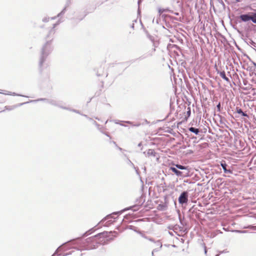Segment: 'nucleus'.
Wrapping results in <instances>:
<instances>
[{
    "label": "nucleus",
    "instance_id": "obj_1",
    "mask_svg": "<svg viewBox=\"0 0 256 256\" xmlns=\"http://www.w3.org/2000/svg\"><path fill=\"white\" fill-rule=\"evenodd\" d=\"M114 234V237L116 236L118 233L116 231L107 232L104 231L100 232L94 236L90 237L84 240H82L80 238L73 239L68 242V243H72L73 244H77L79 246V248L73 247L78 250H90L96 249L98 248V246L101 244L102 240H100L101 236L107 238L108 240H112L113 238H110V234Z\"/></svg>",
    "mask_w": 256,
    "mask_h": 256
},
{
    "label": "nucleus",
    "instance_id": "obj_2",
    "mask_svg": "<svg viewBox=\"0 0 256 256\" xmlns=\"http://www.w3.org/2000/svg\"><path fill=\"white\" fill-rule=\"evenodd\" d=\"M58 24L57 23L53 24V27L49 30L48 34L46 36V42L42 48L38 62V66L40 71H42L43 67L44 66V62L47 57L53 50L52 41L56 32L54 28Z\"/></svg>",
    "mask_w": 256,
    "mask_h": 256
},
{
    "label": "nucleus",
    "instance_id": "obj_3",
    "mask_svg": "<svg viewBox=\"0 0 256 256\" xmlns=\"http://www.w3.org/2000/svg\"><path fill=\"white\" fill-rule=\"evenodd\" d=\"M139 200H140V202H137L134 206L126 208L120 211L114 212L108 215L103 220H102V222H103L106 220H108L110 218H116L114 216L116 215L117 216H118V215L120 214L122 212L128 210H132L133 212H136V211L138 210L140 208V206H141L142 205V204L144 202V198L142 197H140Z\"/></svg>",
    "mask_w": 256,
    "mask_h": 256
},
{
    "label": "nucleus",
    "instance_id": "obj_4",
    "mask_svg": "<svg viewBox=\"0 0 256 256\" xmlns=\"http://www.w3.org/2000/svg\"><path fill=\"white\" fill-rule=\"evenodd\" d=\"M170 4L172 9L178 12L182 8V0H170Z\"/></svg>",
    "mask_w": 256,
    "mask_h": 256
},
{
    "label": "nucleus",
    "instance_id": "obj_5",
    "mask_svg": "<svg viewBox=\"0 0 256 256\" xmlns=\"http://www.w3.org/2000/svg\"><path fill=\"white\" fill-rule=\"evenodd\" d=\"M170 170H171L172 172H174L176 176L178 177H186L188 176V172H181V170H178L176 167L174 166H170Z\"/></svg>",
    "mask_w": 256,
    "mask_h": 256
},
{
    "label": "nucleus",
    "instance_id": "obj_6",
    "mask_svg": "<svg viewBox=\"0 0 256 256\" xmlns=\"http://www.w3.org/2000/svg\"><path fill=\"white\" fill-rule=\"evenodd\" d=\"M188 191L182 192L178 198V201L180 204L183 205L186 204L188 202Z\"/></svg>",
    "mask_w": 256,
    "mask_h": 256
},
{
    "label": "nucleus",
    "instance_id": "obj_7",
    "mask_svg": "<svg viewBox=\"0 0 256 256\" xmlns=\"http://www.w3.org/2000/svg\"><path fill=\"white\" fill-rule=\"evenodd\" d=\"M48 104L56 106H58L64 110H68V108L62 106V102L61 101H57L55 100L50 99Z\"/></svg>",
    "mask_w": 256,
    "mask_h": 256
},
{
    "label": "nucleus",
    "instance_id": "obj_8",
    "mask_svg": "<svg viewBox=\"0 0 256 256\" xmlns=\"http://www.w3.org/2000/svg\"><path fill=\"white\" fill-rule=\"evenodd\" d=\"M239 18L240 19V22H247L250 20V13L245 14H240L239 16Z\"/></svg>",
    "mask_w": 256,
    "mask_h": 256
},
{
    "label": "nucleus",
    "instance_id": "obj_9",
    "mask_svg": "<svg viewBox=\"0 0 256 256\" xmlns=\"http://www.w3.org/2000/svg\"><path fill=\"white\" fill-rule=\"evenodd\" d=\"M175 167H176L178 170L181 172H189L188 168V166L180 164H173Z\"/></svg>",
    "mask_w": 256,
    "mask_h": 256
},
{
    "label": "nucleus",
    "instance_id": "obj_10",
    "mask_svg": "<svg viewBox=\"0 0 256 256\" xmlns=\"http://www.w3.org/2000/svg\"><path fill=\"white\" fill-rule=\"evenodd\" d=\"M144 237L148 240L150 241L154 242L156 244V246L158 247V248H156L157 249L160 250L162 247V243L160 240H158L156 242H155L154 240L152 238H148L146 236H144Z\"/></svg>",
    "mask_w": 256,
    "mask_h": 256
},
{
    "label": "nucleus",
    "instance_id": "obj_11",
    "mask_svg": "<svg viewBox=\"0 0 256 256\" xmlns=\"http://www.w3.org/2000/svg\"><path fill=\"white\" fill-rule=\"evenodd\" d=\"M220 166L222 167L224 173H226V174H232V171L231 170H228L226 168L228 165L225 162H222L220 163Z\"/></svg>",
    "mask_w": 256,
    "mask_h": 256
},
{
    "label": "nucleus",
    "instance_id": "obj_12",
    "mask_svg": "<svg viewBox=\"0 0 256 256\" xmlns=\"http://www.w3.org/2000/svg\"><path fill=\"white\" fill-rule=\"evenodd\" d=\"M68 242H65L64 244H63L62 246H60L55 251V252H54V254L52 256H54L56 255H57V256H62V254H58V252L59 251H60L62 250H63L64 248V247L66 246V244H68Z\"/></svg>",
    "mask_w": 256,
    "mask_h": 256
},
{
    "label": "nucleus",
    "instance_id": "obj_13",
    "mask_svg": "<svg viewBox=\"0 0 256 256\" xmlns=\"http://www.w3.org/2000/svg\"><path fill=\"white\" fill-rule=\"evenodd\" d=\"M218 74H220L221 78L226 81L230 83V80L226 76V72L224 70L223 71H218Z\"/></svg>",
    "mask_w": 256,
    "mask_h": 256
},
{
    "label": "nucleus",
    "instance_id": "obj_14",
    "mask_svg": "<svg viewBox=\"0 0 256 256\" xmlns=\"http://www.w3.org/2000/svg\"><path fill=\"white\" fill-rule=\"evenodd\" d=\"M29 102H22V103H20V104H18L16 105H14V106H6V110H12L18 106H22L24 104H28V103Z\"/></svg>",
    "mask_w": 256,
    "mask_h": 256
},
{
    "label": "nucleus",
    "instance_id": "obj_15",
    "mask_svg": "<svg viewBox=\"0 0 256 256\" xmlns=\"http://www.w3.org/2000/svg\"><path fill=\"white\" fill-rule=\"evenodd\" d=\"M236 112L238 114H241L242 116L247 117V118L248 117V116L246 113V112H244L242 111V110L240 108L238 107H236Z\"/></svg>",
    "mask_w": 256,
    "mask_h": 256
},
{
    "label": "nucleus",
    "instance_id": "obj_16",
    "mask_svg": "<svg viewBox=\"0 0 256 256\" xmlns=\"http://www.w3.org/2000/svg\"><path fill=\"white\" fill-rule=\"evenodd\" d=\"M146 156H152L155 157L156 156V152L152 149H148L146 152Z\"/></svg>",
    "mask_w": 256,
    "mask_h": 256
},
{
    "label": "nucleus",
    "instance_id": "obj_17",
    "mask_svg": "<svg viewBox=\"0 0 256 256\" xmlns=\"http://www.w3.org/2000/svg\"><path fill=\"white\" fill-rule=\"evenodd\" d=\"M188 130L190 132H193L196 134H198L200 132L199 129L194 127H190L188 128Z\"/></svg>",
    "mask_w": 256,
    "mask_h": 256
},
{
    "label": "nucleus",
    "instance_id": "obj_18",
    "mask_svg": "<svg viewBox=\"0 0 256 256\" xmlns=\"http://www.w3.org/2000/svg\"><path fill=\"white\" fill-rule=\"evenodd\" d=\"M48 100H50V99H47L46 98H40L35 100H31L30 101V102H38L39 101H42V102H46L48 103Z\"/></svg>",
    "mask_w": 256,
    "mask_h": 256
},
{
    "label": "nucleus",
    "instance_id": "obj_19",
    "mask_svg": "<svg viewBox=\"0 0 256 256\" xmlns=\"http://www.w3.org/2000/svg\"><path fill=\"white\" fill-rule=\"evenodd\" d=\"M172 228L174 232L177 230H179L180 231H184L183 226H179L178 224H176L174 226H172Z\"/></svg>",
    "mask_w": 256,
    "mask_h": 256
},
{
    "label": "nucleus",
    "instance_id": "obj_20",
    "mask_svg": "<svg viewBox=\"0 0 256 256\" xmlns=\"http://www.w3.org/2000/svg\"><path fill=\"white\" fill-rule=\"evenodd\" d=\"M250 20H252L254 23L256 24V12H252L250 14Z\"/></svg>",
    "mask_w": 256,
    "mask_h": 256
},
{
    "label": "nucleus",
    "instance_id": "obj_21",
    "mask_svg": "<svg viewBox=\"0 0 256 256\" xmlns=\"http://www.w3.org/2000/svg\"><path fill=\"white\" fill-rule=\"evenodd\" d=\"M166 205L164 204H159L157 208L159 210L164 211L166 209Z\"/></svg>",
    "mask_w": 256,
    "mask_h": 256
},
{
    "label": "nucleus",
    "instance_id": "obj_22",
    "mask_svg": "<svg viewBox=\"0 0 256 256\" xmlns=\"http://www.w3.org/2000/svg\"><path fill=\"white\" fill-rule=\"evenodd\" d=\"M126 163L128 165L132 167L133 168H134L136 172H138V168H136L134 164L131 162V160L129 158H127Z\"/></svg>",
    "mask_w": 256,
    "mask_h": 256
},
{
    "label": "nucleus",
    "instance_id": "obj_23",
    "mask_svg": "<svg viewBox=\"0 0 256 256\" xmlns=\"http://www.w3.org/2000/svg\"><path fill=\"white\" fill-rule=\"evenodd\" d=\"M165 10V12H170V13L174 14L176 16H178L179 15V12H174V10H172L170 8H166L164 9Z\"/></svg>",
    "mask_w": 256,
    "mask_h": 256
},
{
    "label": "nucleus",
    "instance_id": "obj_24",
    "mask_svg": "<svg viewBox=\"0 0 256 256\" xmlns=\"http://www.w3.org/2000/svg\"><path fill=\"white\" fill-rule=\"evenodd\" d=\"M1 93L3 94V92H1ZM4 94H8V95H12V96H20L27 97L26 96H24V95L18 94L15 93V92H9L8 93H4Z\"/></svg>",
    "mask_w": 256,
    "mask_h": 256
},
{
    "label": "nucleus",
    "instance_id": "obj_25",
    "mask_svg": "<svg viewBox=\"0 0 256 256\" xmlns=\"http://www.w3.org/2000/svg\"><path fill=\"white\" fill-rule=\"evenodd\" d=\"M152 56V53L150 52V53H148V54H144V55L140 56V57L138 58V59L140 60H142L148 56Z\"/></svg>",
    "mask_w": 256,
    "mask_h": 256
},
{
    "label": "nucleus",
    "instance_id": "obj_26",
    "mask_svg": "<svg viewBox=\"0 0 256 256\" xmlns=\"http://www.w3.org/2000/svg\"><path fill=\"white\" fill-rule=\"evenodd\" d=\"M66 7H67V6H66L63 8V10L57 15L56 17H60L61 16L63 15L66 11Z\"/></svg>",
    "mask_w": 256,
    "mask_h": 256
},
{
    "label": "nucleus",
    "instance_id": "obj_27",
    "mask_svg": "<svg viewBox=\"0 0 256 256\" xmlns=\"http://www.w3.org/2000/svg\"><path fill=\"white\" fill-rule=\"evenodd\" d=\"M92 231H93V230L91 229V230H89L88 231L86 232L85 233H84L83 234L82 237L84 238V237L87 236H88L92 232Z\"/></svg>",
    "mask_w": 256,
    "mask_h": 256
},
{
    "label": "nucleus",
    "instance_id": "obj_28",
    "mask_svg": "<svg viewBox=\"0 0 256 256\" xmlns=\"http://www.w3.org/2000/svg\"><path fill=\"white\" fill-rule=\"evenodd\" d=\"M124 122L125 123H126V124H130L134 126H139L140 125V123L136 124H132V122H130V121H124Z\"/></svg>",
    "mask_w": 256,
    "mask_h": 256
},
{
    "label": "nucleus",
    "instance_id": "obj_29",
    "mask_svg": "<svg viewBox=\"0 0 256 256\" xmlns=\"http://www.w3.org/2000/svg\"><path fill=\"white\" fill-rule=\"evenodd\" d=\"M127 228H128L131 230H133L135 232H137V230H136L137 228L135 227L134 226H132V225L128 226Z\"/></svg>",
    "mask_w": 256,
    "mask_h": 256
},
{
    "label": "nucleus",
    "instance_id": "obj_30",
    "mask_svg": "<svg viewBox=\"0 0 256 256\" xmlns=\"http://www.w3.org/2000/svg\"><path fill=\"white\" fill-rule=\"evenodd\" d=\"M68 110H70V111H72V112H74L78 114H81V115L82 114L79 110H76L71 109V108H68Z\"/></svg>",
    "mask_w": 256,
    "mask_h": 256
},
{
    "label": "nucleus",
    "instance_id": "obj_31",
    "mask_svg": "<svg viewBox=\"0 0 256 256\" xmlns=\"http://www.w3.org/2000/svg\"><path fill=\"white\" fill-rule=\"evenodd\" d=\"M216 108H217V110L219 112H220V109H221V104H220V103L219 102L217 105H216Z\"/></svg>",
    "mask_w": 256,
    "mask_h": 256
},
{
    "label": "nucleus",
    "instance_id": "obj_32",
    "mask_svg": "<svg viewBox=\"0 0 256 256\" xmlns=\"http://www.w3.org/2000/svg\"><path fill=\"white\" fill-rule=\"evenodd\" d=\"M148 38L152 41V42H154V36H150V34H148L147 35Z\"/></svg>",
    "mask_w": 256,
    "mask_h": 256
},
{
    "label": "nucleus",
    "instance_id": "obj_33",
    "mask_svg": "<svg viewBox=\"0 0 256 256\" xmlns=\"http://www.w3.org/2000/svg\"><path fill=\"white\" fill-rule=\"evenodd\" d=\"M179 220H180V222L182 226H184L186 224L185 223L183 222V220L181 219L180 216H179Z\"/></svg>",
    "mask_w": 256,
    "mask_h": 256
},
{
    "label": "nucleus",
    "instance_id": "obj_34",
    "mask_svg": "<svg viewBox=\"0 0 256 256\" xmlns=\"http://www.w3.org/2000/svg\"><path fill=\"white\" fill-rule=\"evenodd\" d=\"M49 19H50V18L45 17V18H44L42 19V22H48Z\"/></svg>",
    "mask_w": 256,
    "mask_h": 256
},
{
    "label": "nucleus",
    "instance_id": "obj_35",
    "mask_svg": "<svg viewBox=\"0 0 256 256\" xmlns=\"http://www.w3.org/2000/svg\"><path fill=\"white\" fill-rule=\"evenodd\" d=\"M164 9V8H160L159 9L158 12L160 13V14H162L163 12H165V10Z\"/></svg>",
    "mask_w": 256,
    "mask_h": 256
},
{
    "label": "nucleus",
    "instance_id": "obj_36",
    "mask_svg": "<svg viewBox=\"0 0 256 256\" xmlns=\"http://www.w3.org/2000/svg\"><path fill=\"white\" fill-rule=\"evenodd\" d=\"M158 250H158V249H157L156 248L154 249V250H153L152 251V256H154V252H158Z\"/></svg>",
    "mask_w": 256,
    "mask_h": 256
},
{
    "label": "nucleus",
    "instance_id": "obj_37",
    "mask_svg": "<svg viewBox=\"0 0 256 256\" xmlns=\"http://www.w3.org/2000/svg\"><path fill=\"white\" fill-rule=\"evenodd\" d=\"M236 232L238 233H246V230H236Z\"/></svg>",
    "mask_w": 256,
    "mask_h": 256
},
{
    "label": "nucleus",
    "instance_id": "obj_38",
    "mask_svg": "<svg viewBox=\"0 0 256 256\" xmlns=\"http://www.w3.org/2000/svg\"><path fill=\"white\" fill-rule=\"evenodd\" d=\"M248 228H252L254 230H256V226H249Z\"/></svg>",
    "mask_w": 256,
    "mask_h": 256
},
{
    "label": "nucleus",
    "instance_id": "obj_39",
    "mask_svg": "<svg viewBox=\"0 0 256 256\" xmlns=\"http://www.w3.org/2000/svg\"><path fill=\"white\" fill-rule=\"evenodd\" d=\"M219 2L223 6L224 8L225 7V4L222 0H221L220 1H219Z\"/></svg>",
    "mask_w": 256,
    "mask_h": 256
},
{
    "label": "nucleus",
    "instance_id": "obj_40",
    "mask_svg": "<svg viewBox=\"0 0 256 256\" xmlns=\"http://www.w3.org/2000/svg\"><path fill=\"white\" fill-rule=\"evenodd\" d=\"M186 114H187V115L188 116H190V114H191V111H190V108H189V110H188Z\"/></svg>",
    "mask_w": 256,
    "mask_h": 256
},
{
    "label": "nucleus",
    "instance_id": "obj_41",
    "mask_svg": "<svg viewBox=\"0 0 256 256\" xmlns=\"http://www.w3.org/2000/svg\"><path fill=\"white\" fill-rule=\"evenodd\" d=\"M72 254V252H68L64 254L63 256H68V255H70V254Z\"/></svg>",
    "mask_w": 256,
    "mask_h": 256
},
{
    "label": "nucleus",
    "instance_id": "obj_42",
    "mask_svg": "<svg viewBox=\"0 0 256 256\" xmlns=\"http://www.w3.org/2000/svg\"><path fill=\"white\" fill-rule=\"evenodd\" d=\"M226 252H227L226 250H224L220 252V254H223V253H226Z\"/></svg>",
    "mask_w": 256,
    "mask_h": 256
},
{
    "label": "nucleus",
    "instance_id": "obj_43",
    "mask_svg": "<svg viewBox=\"0 0 256 256\" xmlns=\"http://www.w3.org/2000/svg\"><path fill=\"white\" fill-rule=\"evenodd\" d=\"M172 226H168V228L169 230H173Z\"/></svg>",
    "mask_w": 256,
    "mask_h": 256
},
{
    "label": "nucleus",
    "instance_id": "obj_44",
    "mask_svg": "<svg viewBox=\"0 0 256 256\" xmlns=\"http://www.w3.org/2000/svg\"><path fill=\"white\" fill-rule=\"evenodd\" d=\"M142 0H138V6H140V2H142Z\"/></svg>",
    "mask_w": 256,
    "mask_h": 256
},
{
    "label": "nucleus",
    "instance_id": "obj_45",
    "mask_svg": "<svg viewBox=\"0 0 256 256\" xmlns=\"http://www.w3.org/2000/svg\"><path fill=\"white\" fill-rule=\"evenodd\" d=\"M252 63L253 65L254 66V67L256 68V62L252 61Z\"/></svg>",
    "mask_w": 256,
    "mask_h": 256
},
{
    "label": "nucleus",
    "instance_id": "obj_46",
    "mask_svg": "<svg viewBox=\"0 0 256 256\" xmlns=\"http://www.w3.org/2000/svg\"><path fill=\"white\" fill-rule=\"evenodd\" d=\"M138 147H141V146H142V142H140V143L138 144Z\"/></svg>",
    "mask_w": 256,
    "mask_h": 256
},
{
    "label": "nucleus",
    "instance_id": "obj_47",
    "mask_svg": "<svg viewBox=\"0 0 256 256\" xmlns=\"http://www.w3.org/2000/svg\"><path fill=\"white\" fill-rule=\"evenodd\" d=\"M92 122H93L94 124L98 125V124H97V122L96 121L92 120Z\"/></svg>",
    "mask_w": 256,
    "mask_h": 256
},
{
    "label": "nucleus",
    "instance_id": "obj_48",
    "mask_svg": "<svg viewBox=\"0 0 256 256\" xmlns=\"http://www.w3.org/2000/svg\"><path fill=\"white\" fill-rule=\"evenodd\" d=\"M82 116H84V117H86V118H88V116L86 114H82Z\"/></svg>",
    "mask_w": 256,
    "mask_h": 256
},
{
    "label": "nucleus",
    "instance_id": "obj_49",
    "mask_svg": "<svg viewBox=\"0 0 256 256\" xmlns=\"http://www.w3.org/2000/svg\"><path fill=\"white\" fill-rule=\"evenodd\" d=\"M112 143L114 144L116 146H118V145L117 144H116V142L114 141L112 142Z\"/></svg>",
    "mask_w": 256,
    "mask_h": 256
},
{
    "label": "nucleus",
    "instance_id": "obj_50",
    "mask_svg": "<svg viewBox=\"0 0 256 256\" xmlns=\"http://www.w3.org/2000/svg\"><path fill=\"white\" fill-rule=\"evenodd\" d=\"M116 147L118 148V149L120 150H122V149L121 148H120V147H119V146H116Z\"/></svg>",
    "mask_w": 256,
    "mask_h": 256
},
{
    "label": "nucleus",
    "instance_id": "obj_51",
    "mask_svg": "<svg viewBox=\"0 0 256 256\" xmlns=\"http://www.w3.org/2000/svg\"><path fill=\"white\" fill-rule=\"evenodd\" d=\"M193 207H194V206H192V208H191L189 210V212H192V208H193Z\"/></svg>",
    "mask_w": 256,
    "mask_h": 256
},
{
    "label": "nucleus",
    "instance_id": "obj_52",
    "mask_svg": "<svg viewBox=\"0 0 256 256\" xmlns=\"http://www.w3.org/2000/svg\"><path fill=\"white\" fill-rule=\"evenodd\" d=\"M236 1V2H242V0H235Z\"/></svg>",
    "mask_w": 256,
    "mask_h": 256
},
{
    "label": "nucleus",
    "instance_id": "obj_53",
    "mask_svg": "<svg viewBox=\"0 0 256 256\" xmlns=\"http://www.w3.org/2000/svg\"><path fill=\"white\" fill-rule=\"evenodd\" d=\"M56 18V16H54V17H52V18H51V19H52V20H54V19H55Z\"/></svg>",
    "mask_w": 256,
    "mask_h": 256
},
{
    "label": "nucleus",
    "instance_id": "obj_54",
    "mask_svg": "<svg viewBox=\"0 0 256 256\" xmlns=\"http://www.w3.org/2000/svg\"><path fill=\"white\" fill-rule=\"evenodd\" d=\"M96 75H97L98 76H100V74H98V73H97Z\"/></svg>",
    "mask_w": 256,
    "mask_h": 256
},
{
    "label": "nucleus",
    "instance_id": "obj_55",
    "mask_svg": "<svg viewBox=\"0 0 256 256\" xmlns=\"http://www.w3.org/2000/svg\"><path fill=\"white\" fill-rule=\"evenodd\" d=\"M169 234L172 236V232H169Z\"/></svg>",
    "mask_w": 256,
    "mask_h": 256
},
{
    "label": "nucleus",
    "instance_id": "obj_56",
    "mask_svg": "<svg viewBox=\"0 0 256 256\" xmlns=\"http://www.w3.org/2000/svg\"><path fill=\"white\" fill-rule=\"evenodd\" d=\"M90 120H93L92 118H88Z\"/></svg>",
    "mask_w": 256,
    "mask_h": 256
},
{
    "label": "nucleus",
    "instance_id": "obj_57",
    "mask_svg": "<svg viewBox=\"0 0 256 256\" xmlns=\"http://www.w3.org/2000/svg\"><path fill=\"white\" fill-rule=\"evenodd\" d=\"M90 120H93L92 118H88Z\"/></svg>",
    "mask_w": 256,
    "mask_h": 256
},
{
    "label": "nucleus",
    "instance_id": "obj_58",
    "mask_svg": "<svg viewBox=\"0 0 256 256\" xmlns=\"http://www.w3.org/2000/svg\"><path fill=\"white\" fill-rule=\"evenodd\" d=\"M206 252H207V250H206V248H205L204 249V252H205V254H206Z\"/></svg>",
    "mask_w": 256,
    "mask_h": 256
},
{
    "label": "nucleus",
    "instance_id": "obj_59",
    "mask_svg": "<svg viewBox=\"0 0 256 256\" xmlns=\"http://www.w3.org/2000/svg\"><path fill=\"white\" fill-rule=\"evenodd\" d=\"M120 125L126 126L125 125L123 124H120Z\"/></svg>",
    "mask_w": 256,
    "mask_h": 256
},
{
    "label": "nucleus",
    "instance_id": "obj_60",
    "mask_svg": "<svg viewBox=\"0 0 256 256\" xmlns=\"http://www.w3.org/2000/svg\"><path fill=\"white\" fill-rule=\"evenodd\" d=\"M132 28H134V24H132Z\"/></svg>",
    "mask_w": 256,
    "mask_h": 256
},
{
    "label": "nucleus",
    "instance_id": "obj_61",
    "mask_svg": "<svg viewBox=\"0 0 256 256\" xmlns=\"http://www.w3.org/2000/svg\"><path fill=\"white\" fill-rule=\"evenodd\" d=\"M108 222H110V224H111V223H112V221H111V220H109V221H108Z\"/></svg>",
    "mask_w": 256,
    "mask_h": 256
},
{
    "label": "nucleus",
    "instance_id": "obj_62",
    "mask_svg": "<svg viewBox=\"0 0 256 256\" xmlns=\"http://www.w3.org/2000/svg\"><path fill=\"white\" fill-rule=\"evenodd\" d=\"M140 12V8H138V13Z\"/></svg>",
    "mask_w": 256,
    "mask_h": 256
},
{
    "label": "nucleus",
    "instance_id": "obj_63",
    "mask_svg": "<svg viewBox=\"0 0 256 256\" xmlns=\"http://www.w3.org/2000/svg\"><path fill=\"white\" fill-rule=\"evenodd\" d=\"M220 254H216V256H219Z\"/></svg>",
    "mask_w": 256,
    "mask_h": 256
},
{
    "label": "nucleus",
    "instance_id": "obj_64",
    "mask_svg": "<svg viewBox=\"0 0 256 256\" xmlns=\"http://www.w3.org/2000/svg\"><path fill=\"white\" fill-rule=\"evenodd\" d=\"M106 135L108 136H110L108 134H106Z\"/></svg>",
    "mask_w": 256,
    "mask_h": 256
}]
</instances>
